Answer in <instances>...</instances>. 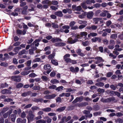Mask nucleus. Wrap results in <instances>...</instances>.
I'll use <instances>...</instances> for the list:
<instances>
[{
    "label": "nucleus",
    "mask_w": 123,
    "mask_h": 123,
    "mask_svg": "<svg viewBox=\"0 0 123 123\" xmlns=\"http://www.w3.org/2000/svg\"><path fill=\"white\" fill-rule=\"evenodd\" d=\"M117 37V34H112L110 36L111 38L116 39Z\"/></svg>",
    "instance_id": "37"
},
{
    "label": "nucleus",
    "mask_w": 123,
    "mask_h": 123,
    "mask_svg": "<svg viewBox=\"0 0 123 123\" xmlns=\"http://www.w3.org/2000/svg\"><path fill=\"white\" fill-rule=\"evenodd\" d=\"M94 0H87L85 2L87 4H91L92 3H95Z\"/></svg>",
    "instance_id": "25"
},
{
    "label": "nucleus",
    "mask_w": 123,
    "mask_h": 123,
    "mask_svg": "<svg viewBox=\"0 0 123 123\" xmlns=\"http://www.w3.org/2000/svg\"><path fill=\"white\" fill-rule=\"evenodd\" d=\"M62 41V40L59 38H52L51 40V41L53 43H55L56 42L61 41Z\"/></svg>",
    "instance_id": "15"
},
{
    "label": "nucleus",
    "mask_w": 123,
    "mask_h": 123,
    "mask_svg": "<svg viewBox=\"0 0 123 123\" xmlns=\"http://www.w3.org/2000/svg\"><path fill=\"white\" fill-rule=\"evenodd\" d=\"M20 77V76L19 75L12 76L11 77V78L12 80L15 81L19 82L21 81V79H18Z\"/></svg>",
    "instance_id": "7"
},
{
    "label": "nucleus",
    "mask_w": 123,
    "mask_h": 123,
    "mask_svg": "<svg viewBox=\"0 0 123 123\" xmlns=\"http://www.w3.org/2000/svg\"><path fill=\"white\" fill-rule=\"evenodd\" d=\"M74 107V106L72 105L68 106L67 109V110L69 111V110H73L74 109L73 108Z\"/></svg>",
    "instance_id": "62"
},
{
    "label": "nucleus",
    "mask_w": 123,
    "mask_h": 123,
    "mask_svg": "<svg viewBox=\"0 0 123 123\" xmlns=\"http://www.w3.org/2000/svg\"><path fill=\"white\" fill-rule=\"evenodd\" d=\"M79 35H78L76 36V38H75L74 39H73L71 37H70L69 38L68 41V42L70 44L74 43L78 41V39L79 38Z\"/></svg>",
    "instance_id": "3"
},
{
    "label": "nucleus",
    "mask_w": 123,
    "mask_h": 123,
    "mask_svg": "<svg viewBox=\"0 0 123 123\" xmlns=\"http://www.w3.org/2000/svg\"><path fill=\"white\" fill-rule=\"evenodd\" d=\"M54 14L55 15L60 17H62L63 15L62 12L60 11L55 12Z\"/></svg>",
    "instance_id": "17"
},
{
    "label": "nucleus",
    "mask_w": 123,
    "mask_h": 123,
    "mask_svg": "<svg viewBox=\"0 0 123 123\" xmlns=\"http://www.w3.org/2000/svg\"><path fill=\"white\" fill-rule=\"evenodd\" d=\"M16 117V114H12L11 115H9L8 117V118L10 119L12 122H14Z\"/></svg>",
    "instance_id": "9"
},
{
    "label": "nucleus",
    "mask_w": 123,
    "mask_h": 123,
    "mask_svg": "<svg viewBox=\"0 0 123 123\" xmlns=\"http://www.w3.org/2000/svg\"><path fill=\"white\" fill-rule=\"evenodd\" d=\"M50 82L53 84H55L59 83V80L55 79L51 80L50 81Z\"/></svg>",
    "instance_id": "27"
},
{
    "label": "nucleus",
    "mask_w": 123,
    "mask_h": 123,
    "mask_svg": "<svg viewBox=\"0 0 123 123\" xmlns=\"http://www.w3.org/2000/svg\"><path fill=\"white\" fill-rule=\"evenodd\" d=\"M58 3V2L57 1L55 0L53 1H51V5L52 4L53 5H56Z\"/></svg>",
    "instance_id": "43"
},
{
    "label": "nucleus",
    "mask_w": 123,
    "mask_h": 123,
    "mask_svg": "<svg viewBox=\"0 0 123 123\" xmlns=\"http://www.w3.org/2000/svg\"><path fill=\"white\" fill-rule=\"evenodd\" d=\"M51 68V66L50 65H45L44 66V69L45 70H47V69H50Z\"/></svg>",
    "instance_id": "29"
},
{
    "label": "nucleus",
    "mask_w": 123,
    "mask_h": 123,
    "mask_svg": "<svg viewBox=\"0 0 123 123\" xmlns=\"http://www.w3.org/2000/svg\"><path fill=\"white\" fill-rule=\"evenodd\" d=\"M56 87V85H52L49 87V88L50 89H55Z\"/></svg>",
    "instance_id": "57"
},
{
    "label": "nucleus",
    "mask_w": 123,
    "mask_h": 123,
    "mask_svg": "<svg viewBox=\"0 0 123 123\" xmlns=\"http://www.w3.org/2000/svg\"><path fill=\"white\" fill-rule=\"evenodd\" d=\"M8 86V84L6 83H5L4 84H1L0 85L1 88H4L5 87H6Z\"/></svg>",
    "instance_id": "33"
},
{
    "label": "nucleus",
    "mask_w": 123,
    "mask_h": 123,
    "mask_svg": "<svg viewBox=\"0 0 123 123\" xmlns=\"http://www.w3.org/2000/svg\"><path fill=\"white\" fill-rule=\"evenodd\" d=\"M86 15L87 18L89 19H91L92 18L94 13L93 12L90 11L88 12Z\"/></svg>",
    "instance_id": "12"
},
{
    "label": "nucleus",
    "mask_w": 123,
    "mask_h": 123,
    "mask_svg": "<svg viewBox=\"0 0 123 123\" xmlns=\"http://www.w3.org/2000/svg\"><path fill=\"white\" fill-rule=\"evenodd\" d=\"M84 99V97L81 96L79 97H77L72 102L73 104H74L78 102H80L82 101Z\"/></svg>",
    "instance_id": "5"
},
{
    "label": "nucleus",
    "mask_w": 123,
    "mask_h": 123,
    "mask_svg": "<svg viewBox=\"0 0 123 123\" xmlns=\"http://www.w3.org/2000/svg\"><path fill=\"white\" fill-rule=\"evenodd\" d=\"M62 29L61 28L60 30V32H65L67 33L69 32V31L68 30L70 29L69 26L68 25H65L62 27Z\"/></svg>",
    "instance_id": "2"
},
{
    "label": "nucleus",
    "mask_w": 123,
    "mask_h": 123,
    "mask_svg": "<svg viewBox=\"0 0 123 123\" xmlns=\"http://www.w3.org/2000/svg\"><path fill=\"white\" fill-rule=\"evenodd\" d=\"M70 55L68 54H65L63 56V59L64 60L67 59L70 57Z\"/></svg>",
    "instance_id": "50"
},
{
    "label": "nucleus",
    "mask_w": 123,
    "mask_h": 123,
    "mask_svg": "<svg viewBox=\"0 0 123 123\" xmlns=\"http://www.w3.org/2000/svg\"><path fill=\"white\" fill-rule=\"evenodd\" d=\"M81 6L82 8L84 9H86L87 8V7L86 5V3L85 2L82 3L81 4Z\"/></svg>",
    "instance_id": "35"
},
{
    "label": "nucleus",
    "mask_w": 123,
    "mask_h": 123,
    "mask_svg": "<svg viewBox=\"0 0 123 123\" xmlns=\"http://www.w3.org/2000/svg\"><path fill=\"white\" fill-rule=\"evenodd\" d=\"M70 71L74 73H77L79 71V68L78 67H76L75 68L71 67L69 68Z\"/></svg>",
    "instance_id": "10"
},
{
    "label": "nucleus",
    "mask_w": 123,
    "mask_h": 123,
    "mask_svg": "<svg viewBox=\"0 0 123 123\" xmlns=\"http://www.w3.org/2000/svg\"><path fill=\"white\" fill-rule=\"evenodd\" d=\"M80 34L82 36L86 37L87 35V33L85 32H81L80 33Z\"/></svg>",
    "instance_id": "51"
},
{
    "label": "nucleus",
    "mask_w": 123,
    "mask_h": 123,
    "mask_svg": "<svg viewBox=\"0 0 123 123\" xmlns=\"http://www.w3.org/2000/svg\"><path fill=\"white\" fill-rule=\"evenodd\" d=\"M16 33L17 34L21 35L22 34V31L19 29H17L16 31Z\"/></svg>",
    "instance_id": "56"
},
{
    "label": "nucleus",
    "mask_w": 123,
    "mask_h": 123,
    "mask_svg": "<svg viewBox=\"0 0 123 123\" xmlns=\"http://www.w3.org/2000/svg\"><path fill=\"white\" fill-rule=\"evenodd\" d=\"M0 65L1 66H3L4 67H6L8 65V64L7 63H6L5 62H1Z\"/></svg>",
    "instance_id": "44"
},
{
    "label": "nucleus",
    "mask_w": 123,
    "mask_h": 123,
    "mask_svg": "<svg viewBox=\"0 0 123 123\" xmlns=\"http://www.w3.org/2000/svg\"><path fill=\"white\" fill-rule=\"evenodd\" d=\"M32 89L34 90H40V88L38 86H34L33 87Z\"/></svg>",
    "instance_id": "46"
},
{
    "label": "nucleus",
    "mask_w": 123,
    "mask_h": 123,
    "mask_svg": "<svg viewBox=\"0 0 123 123\" xmlns=\"http://www.w3.org/2000/svg\"><path fill=\"white\" fill-rule=\"evenodd\" d=\"M56 102L60 103L61 102L62 99L61 98L59 97H57L56 99Z\"/></svg>",
    "instance_id": "60"
},
{
    "label": "nucleus",
    "mask_w": 123,
    "mask_h": 123,
    "mask_svg": "<svg viewBox=\"0 0 123 123\" xmlns=\"http://www.w3.org/2000/svg\"><path fill=\"white\" fill-rule=\"evenodd\" d=\"M21 49V47L19 46L16 47L14 48L13 51L15 52V54H17L19 50Z\"/></svg>",
    "instance_id": "22"
},
{
    "label": "nucleus",
    "mask_w": 123,
    "mask_h": 123,
    "mask_svg": "<svg viewBox=\"0 0 123 123\" xmlns=\"http://www.w3.org/2000/svg\"><path fill=\"white\" fill-rule=\"evenodd\" d=\"M66 108L65 106L61 107L56 109V111L59 112H61L64 111Z\"/></svg>",
    "instance_id": "18"
},
{
    "label": "nucleus",
    "mask_w": 123,
    "mask_h": 123,
    "mask_svg": "<svg viewBox=\"0 0 123 123\" xmlns=\"http://www.w3.org/2000/svg\"><path fill=\"white\" fill-rule=\"evenodd\" d=\"M97 91L98 92L100 93H103L105 92V90L104 89L100 88L98 89L97 90Z\"/></svg>",
    "instance_id": "49"
},
{
    "label": "nucleus",
    "mask_w": 123,
    "mask_h": 123,
    "mask_svg": "<svg viewBox=\"0 0 123 123\" xmlns=\"http://www.w3.org/2000/svg\"><path fill=\"white\" fill-rule=\"evenodd\" d=\"M31 92L30 91H28L27 92H24L22 93L21 96L23 97H25L29 95L31 93Z\"/></svg>",
    "instance_id": "23"
},
{
    "label": "nucleus",
    "mask_w": 123,
    "mask_h": 123,
    "mask_svg": "<svg viewBox=\"0 0 123 123\" xmlns=\"http://www.w3.org/2000/svg\"><path fill=\"white\" fill-rule=\"evenodd\" d=\"M94 7L96 8L99 7L101 6V4L99 3H96L93 5Z\"/></svg>",
    "instance_id": "52"
},
{
    "label": "nucleus",
    "mask_w": 123,
    "mask_h": 123,
    "mask_svg": "<svg viewBox=\"0 0 123 123\" xmlns=\"http://www.w3.org/2000/svg\"><path fill=\"white\" fill-rule=\"evenodd\" d=\"M75 22L74 21H71L69 24V27L71 28L74 26V25L75 24Z\"/></svg>",
    "instance_id": "47"
},
{
    "label": "nucleus",
    "mask_w": 123,
    "mask_h": 123,
    "mask_svg": "<svg viewBox=\"0 0 123 123\" xmlns=\"http://www.w3.org/2000/svg\"><path fill=\"white\" fill-rule=\"evenodd\" d=\"M51 62L55 66H57L58 65V62L54 59L51 60Z\"/></svg>",
    "instance_id": "36"
},
{
    "label": "nucleus",
    "mask_w": 123,
    "mask_h": 123,
    "mask_svg": "<svg viewBox=\"0 0 123 123\" xmlns=\"http://www.w3.org/2000/svg\"><path fill=\"white\" fill-rule=\"evenodd\" d=\"M94 59L95 60H97L96 61L95 63L96 64H98V63H101V62H104V60H103L102 58L100 56H97L94 58Z\"/></svg>",
    "instance_id": "8"
},
{
    "label": "nucleus",
    "mask_w": 123,
    "mask_h": 123,
    "mask_svg": "<svg viewBox=\"0 0 123 123\" xmlns=\"http://www.w3.org/2000/svg\"><path fill=\"white\" fill-rule=\"evenodd\" d=\"M52 25H53L52 27L53 28H58V25L57 24H55V23H52Z\"/></svg>",
    "instance_id": "38"
},
{
    "label": "nucleus",
    "mask_w": 123,
    "mask_h": 123,
    "mask_svg": "<svg viewBox=\"0 0 123 123\" xmlns=\"http://www.w3.org/2000/svg\"><path fill=\"white\" fill-rule=\"evenodd\" d=\"M82 45L84 46H86L88 45L89 42L88 41H85V42H83L82 43Z\"/></svg>",
    "instance_id": "45"
},
{
    "label": "nucleus",
    "mask_w": 123,
    "mask_h": 123,
    "mask_svg": "<svg viewBox=\"0 0 123 123\" xmlns=\"http://www.w3.org/2000/svg\"><path fill=\"white\" fill-rule=\"evenodd\" d=\"M41 41V39H36L30 45H31V46H34V45L36 46H38L39 44V42H40Z\"/></svg>",
    "instance_id": "6"
},
{
    "label": "nucleus",
    "mask_w": 123,
    "mask_h": 123,
    "mask_svg": "<svg viewBox=\"0 0 123 123\" xmlns=\"http://www.w3.org/2000/svg\"><path fill=\"white\" fill-rule=\"evenodd\" d=\"M29 73V72L28 71H24L22 72L21 74L22 75H28Z\"/></svg>",
    "instance_id": "40"
},
{
    "label": "nucleus",
    "mask_w": 123,
    "mask_h": 123,
    "mask_svg": "<svg viewBox=\"0 0 123 123\" xmlns=\"http://www.w3.org/2000/svg\"><path fill=\"white\" fill-rule=\"evenodd\" d=\"M63 88L64 87L62 86H59L56 88L55 89V90H57L59 92L63 90Z\"/></svg>",
    "instance_id": "41"
},
{
    "label": "nucleus",
    "mask_w": 123,
    "mask_h": 123,
    "mask_svg": "<svg viewBox=\"0 0 123 123\" xmlns=\"http://www.w3.org/2000/svg\"><path fill=\"white\" fill-rule=\"evenodd\" d=\"M23 86V84L22 83H19L16 85V87L17 88H19L22 87Z\"/></svg>",
    "instance_id": "31"
},
{
    "label": "nucleus",
    "mask_w": 123,
    "mask_h": 123,
    "mask_svg": "<svg viewBox=\"0 0 123 123\" xmlns=\"http://www.w3.org/2000/svg\"><path fill=\"white\" fill-rule=\"evenodd\" d=\"M84 100L87 102L89 101H91L92 100V99L89 98L88 97H84Z\"/></svg>",
    "instance_id": "59"
},
{
    "label": "nucleus",
    "mask_w": 123,
    "mask_h": 123,
    "mask_svg": "<svg viewBox=\"0 0 123 123\" xmlns=\"http://www.w3.org/2000/svg\"><path fill=\"white\" fill-rule=\"evenodd\" d=\"M88 103L86 102H82L80 103L79 105L80 107H83L86 106V105H88Z\"/></svg>",
    "instance_id": "19"
},
{
    "label": "nucleus",
    "mask_w": 123,
    "mask_h": 123,
    "mask_svg": "<svg viewBox=\"0 0 123 123\" xmlns=\"http://www.w3.org/2000/svg\"><path fill=\"white\" fill-rule=\"evenodd\" d=\"M43 101V99L42 98H35L33 100L34 102L36 103H38L39 102L42 103Z\"/></svg>",
    "instance_id": "21"
},
{
    "label": "nucleus",
    "mask_w": 123,
    "mask_h": 123,
    "mask_svg": "<svg viewBox=\"0 0 123 123\" xmlns=\"http://www.w3.org/2000/svg\"><path fill=\"white\" fill-rule=\"evenodd\" d=\"M12 109L9 110L6 112L4 113L3 115V117L4 118H6L9 116L12 112Z\"/></svg>",
    "instance_id": "11"
},
{
    "label": "nucleus",
    "mask_w": 123,
    "mask_h": 123,
    "mask_svg": "<svg viewBox=\"0 0 123 123\" xmlns=\"http://www.w3.org/2000/svg\"><path fill=\"white\" fill-rule=\"evenodd\" d=\"M76 11H81L82 12H83L84 11L82 9L80 6H79L76 7Z\"/></svg>",
    "instance_id": "28"
},
{
    "label": "nucleus",
    "mask_w": 123,
    "mask_h": 123,
    "mask_svg": "<svg viewBox=\"0 0 123 123\" xmlns=\"http://www.w3.org/2000/svg\"><path fill=\"white\" fill-rule=\"evenodd\" d=\"M42 110L45 112H49L51 111V109L49 107L44 108L42 109Z\"/></svg>",
    "instance_id": "34"
},
{
    "label": "nucleus",
    "mask_w": 123,
    "mask_h": 123,
    "mask_svg": "<svg viewBox=\"0 0 123 123\" xmlns=\"http://www.w3.org/2000/svg\"><path fill=\"white\" fill-rule=\"evenodd\" d=\"M86 16L85 14L84 13H83L82 14H80L79 15V17L80 18H85Z\"/></svg>",
    "instance_id": "54"
},
{
    "label": "nucleus",
    "mask_w": 123,
    "mask_h": 123,
    "mask_svg": "<svg viewBox=\"0 0 123 123\" xmlns=\"http://www.w3.org/2000/svg\"><path fill=\"white\" fill-rule=\"evenodd\" d=\"M1 92L3 94H10L12 93V92L11 90L6 89H5L2 90Z\"/></svg>",
    "instance_id": "14"
},
{
    "label": "nucleus",
    "mask_w": 123,
    "mask_h": 123,
    "mask_svg": "<svg viewBox=\"0 0 123 123\" xmlns=\"http://www.w3.org/2000/svg\"><path fill=\"white\" fill-rule=\"evenodd\" d=\"M117 122H118V123H122L123 122V120L120 118H118L116 120Z\"/></svg>",
    "instance_id": "64"
},
{
    "label": "nucleus",
    "mask_w": 123,
    "mask_h": 123,
    "mask_svg": "<svg viewBox=\"0 0 123 123\" xmlns=\"http://www.w3.org/2000/svg\"><path fill=\"white\" fill-rule=\"evenodd\" d=\"M101 19L100 18H94L93 19V21L95 22L96 24H97L98 22Z\"/></svg>",
    "instance_id": "24"
},
{
    "label": "nucleus",
    "mask_w": 123,
    "mask_h": 123,
    "mask_svg": "<svg viewBox=\"0 0 123 123\" xmlns=\"http://www.w3.org/2000/svg\"><path fill=\"white\" fill-rule=\"evenodd\" d=\"M31 109L33 111H34L37 110H39V108L37 106H33L31 107Z\"/></svg>",
    "instance_id": "39"
},
{
    "label": "nucleus",
    "mask_w": 123,
    "mask_h": 123,
    "mask_svg": "<svg viewBox=\"0 0 123 123\" xmlns=\"http://www.w3.org/2000/svg\"><path fill=\"white\" fill-rule=\"evenodd\" d=\"M118 37L119 39L121 40H123V32H122L121 34L118 35Z\"/></svg>",
    "instance_id": "61"
},
{
    "label": "nucleus",
    "mask_w": 123,
    "mask_h": 123,
    "mask_svg": "<svg viewBox=\"0 0 123 123\" xmlns=\"http://www.w3.org/2000/svg\"><path fill=\"white\" fill-rule=\"evenodd\" d=\"M104 83L102 82H99L96 83L95 84V85L97 86L100 87H102L104 85Z\"/></svg>",
    "instance_id": "26"
},
{
    "label": "nucleus",
    "mask_w": 123,
    "mask_h": 123,
    "mask_svg": "<svg viewBox=\"0 0 123 123\" xmlns=\"http://www.w3.org/2000/svg\"><path fill=\"white\" fill-rule=\"evenodd\" d=\"M35 116L32 111H29L28 113V115L27 116L28 123H30L33 121L34 120Z\"/></svg>",
    "instance_id": "1"
},
{
    "label": "nucleus",
    "mask_w": 123,
    "mask_h": 123,
    "mask_svg": "<svg viewBox=\"0 0 123 123\" xmlns=\"http://www.w3.org/2000/svg\"><path fill=\"white\" fill-rule=\"evenodd\" d=\"M82 50L80 49L76 50V52L77 54L83 57L85 55L83 53L81 52Z\"/></svg>",
    "instance_id": "16"
},
{
    "label": "nucleus",
    "mask_w": 123,
    "mask_h": 123,
    "mask_svg": "<svg viewBox=\"0 0 123 123\" xmlns=\"http://www.w3.org/2000/svg\"><path fill=\"white\" fill-rule=\"evenodd\" d=\"M93 107L94 110L96 111L100 109L99 106L98 105H94Z\"/></svg>",
    "instance_id": "30"
},
{
    "label": "nucleus",
    "mask_w": 123,
    "mask_h": 123,
    "mask_svg": "<svg viewBox=\"0 0 123 123\" xmlns=\"http://www.w3.org/2000/svg\"><path fill=\"white\" fill-rule=\"evenodd\" d=\"M20 6L21 7H23L25 6L26 4V3L25 2H20Z\"/></svg>",
    "instance_id": "58"
},
{
    "label": "nucleus",
    "mask_w": 123,
    "mask_h": 123,
    "mask_svg": "<svg viewBox=\"0 0 123 123\" xmlns=\"http://www.w3.org/2000/svg\"><path fill=\"white\" fill-rule=\"evenodd\" d=\"M51 1L49 0H44L42 2V3L43 4H47L50 6L51 5Z\"/></svg>",
    "instance_id": "20"
},
{
    "label": "nucleus",
    "mask_w": 123,
    "mask_h": 123,
    "mask_svg": "<svg viewBox=\"0 0 123 123\" xmlns=\"http://www.w3.org/2000/svg\"><path fill=\"white\" fill-rule=\"evenodd\" d=\"M13 101V99H12L10 98H6L4 100V102H12Z\"/></svg>",
    "instance_id": "42"
},
{
    "label": "nucleus",
    "mask_w": 123,
    "mask_h": 123,
    "mask_svg": "<svg viewBox=\"0 0 123 123\" xmlns=\"http://www.w3.org/2000/svg\"><path fill=\"white\" fill-rule=\"evenodd\" d=\"M115 98L114 97H109L107 99H104L103 98L102 100H101L102 102L103 103L110 102L111 101H114Z\"/></svg>",
    "instance_id": "4"
},
{
    "label": "nucleus",
    "mask_w": 123,
    "mask_h": 123,
    "mask_svg": "<svg viewBox=\"0 0 123 123\" xmlns=\"http://www.w3.org/2000/svg\"><path fill=\"white\" fill-rule=\"evenodd\" d=\"M21 43L20 42H16L13 45L14 46H19Z\"/></svg>",
    "instance_id": "55"
},
{
    "label": "nucleus",
    "mask_w": 123,
    "mask_h": 123,
    "mask_svg": "<svg viewBox=\"0 0 123 123\" xmlns=\"http://www.w3.org/2000/svg\"><path fill=\"white\" fill-rule=\"evenodd\" d=\"M41 78L44 81H47L48 80V78L45 76H42L41 77Z\"/></svg>",
    "instance_id": "32"
},
{
    "label": "nucleus",
    "mask_w": 123,
    "mask_h": 123,
    "mask_svg": "<svg viewBox=\"0 0 123 123\" xmlns=\"http://www.w3.org/2000/svg\"><path fill=\"white\" fill-rule=\"evenodd\" d=\"M71 59L70 58H68L64 60L67 63H70Z\"/></svg>",
    "instance_id": "53"
},
{
    "label": "nucleus",
    "mask_w": 123,
    "mask_h": 123,
    "mask_svg": "<svg viewBox=\"0 0 123 123\" xmlns=\"http://www.w3.org/2000/svg\"><path fill=\"white\" fill-rule=\"evenodd\" d=\"M26 120L25 119L21 118H18L17 120V123H26Z\"/></svg>",
    "instance_id": "13"
},
{
    "label": "nucleus",
    "mask_w": 123,
    "mask_h": 123,
    "mask_svg": "<svg viewBox=\"0 0 123 123\" xmlns=\"http://www.w3.org/2000/svg\"><path fill=\"white\" fill-rule=\"evenodd\" d=\"M113 74V73L112 72H109L107 73L106 76L107 77H111Z\"/></svg>",
    "instance_id": "48"
},
{
    "label": "nucleus",
    "mask_w": 123,
    "mask_h": 123,
    "mask_svg": "<svg viewBox=\"0 0 123 123\" xmlns=\"http://www.w3.org/2000/svg\"><path fill=\"white\" fill-rule=\"evenodd\" d=\"M54 56V55L52 54L48 56V58L49 59H51L53 58Z\"/></svg>",
    "instance_id": "63"
}]
</instances>
